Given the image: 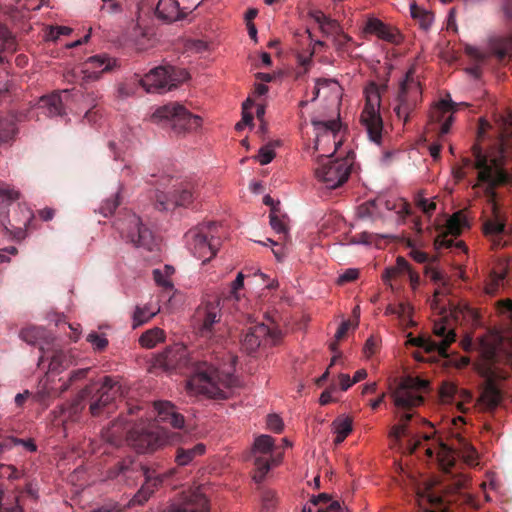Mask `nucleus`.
Listing matches in <instances>:
<instances>
[{"instance_id":"nucleus-1","label":"nucleus","mask_w":512,"mask_h":512,"mask_svg":"<svg viewBox=\"0 0 512 512\" xmlns=\"http://www.w3.org/2000/svg\"><path fill=\"white\" fill-rule=\"evenodd\" d=\"M156 363L167 371L178 370L189 374L186 388L193 395L224 400L231 396L237 378L230 371L221 370L217 364L199 360L189 354L186 346L177 343L158 355Z\"/></svg>"},{"instance_id":"nucleus-2","label":"nucleus","mask_w":512,"mask_h":512,"mask_svg":"<svg viewBox=\"0 0 512 512\" xmlns=\"http://www.w3.org/2000/svg\"><path fill=\"white\" fill-rule=\"evenodd\" d=\"M312 124L316 131L315 150H324L322 146L325 144H331L334 147L331 154H322L318 157L315 176L325 184L326 188L336 189L348 180L352 166L348 158L332 159L333 154L341 145V141L337 140L340 124L336 120L312 121Z\"/></svg>"},{"instance_id":"nucleus-3","label":"nucleus","mask_w":512,"mask_h":512,"mask_svg":"<svg viewBox=\"0 0 512 512\" xmlns=\"http://www.w3.org/2000/svg\"><path fill=\"white\" fill-rule=\"evenodd\" d=\"M174 473L175 469H170L165 474H159L155 469H151L128 457L119 461L109 470V477H121L125 482L129 480L135 482L139 476H144V484L128 503V506L133 507L147 502L154 491L163 483L164 479L173 476Z\"/></svg>"},{"instance_id":"nucleus-4","label":"nucleus","mask_w":512,"mask_h":512,"mask_svg":"<svg viewBox=\"0 0 512 512\" xmlns=\"http://www.w3.org/2000/svg\"><path fill=\"white\" fill-rule=\"evenodd\" d=\"M428 386L429 382L427 380L419 377H407L393 392L392 397L398 409L400 423L392 427L390 436L396 441L400 440L401 437L408 436L407 424L413 417L410 410L423 403L424 398L418 392L425 391Z\"/></svg>"},{"instance_id":"nucleus-5","label":"nucleus","mask_w":512,"mask_h":512,"mask_svg":"<svg viewBox=\"0 0 512 512\" xmlns=\"http://www.w3.org/2000/svg\"><path fill=\"white\" fill-rule=\"evenodd\" d=\"M199 196L198 185L193 182H179L170 176H162L154 191V206L160 211L176 207H188Z\"/></svg>"},{"instance_id":"nucleus-6","label":"nucleus","mask_w":512,"mask_h":512,"mask_svg":"<svg viewBox=\"0 0 512 512\" xmlns=\"http://www.w3.org/2000/svg\"><path fill=\"white\" fill-rule=\"evenodd\" d=\"M120 386L112 377L106 376L102 384L96 387V384L87 385L71 403V412L73 414L80 413L86 401H90V413L92 416H99L103 410L115 400L119 393Z\"/></svg>"},{"instance_id":"nucleus-7","label":"nucleus","mask_w":512,"mask_h":512,"mask_svg":"<svg viewBox=\"0 0 512 512\" xmlns=\"http://www.w3.org/2000/svg\"><path fill=\"white\" fill-rule=\"evenodd\" d=\"M220 225L209 221L199 224L185 234L189 251L203 263L212 259L221 245Z\"/></svg>"},{"instance_id":"nucleus-8","label":"nucleus","mask_w":512,"mask_h":512,"mask_svg":"<svg viewBox=\"0 0 512 512\" xmlns=\"http://www.w3.org/2000/svg\"><path fill=\"white\" fill-rule=\"evenodd\" d=\"M151 121L163 127H170L176 134L195 131L202 124L201 117L193 115L177 102L158 107L151 115Z\"/></svg>"},{"instance_id":"nucleus-9","label":"nucleus","mask_w":512,"mask_h":512,"mask_svg":"<svg viewBox=\"0 0 512 512\" xmlns=\"http://www.w3.org/2000/svg\"><path fill=\"white\" fill-rule=\"evenodd\" d=\"M472 155L474 157V168L478 170V180L489 185L497 184L501 177L502 160L512 158V139L507 143H502L497 154H489L482 150L481 146L474 144L472 146Z\"/></svg>"},{"instance_id":"nucleus-10","label":"nucleus","mask_w":512,"mask_h":512,"mask_svg":"<svg viewBox=\"0 0 512 512\" xmlns=\"http://www.w3.org/2000/svg\"><path fill=\"white\" fill-rule=\"evenodd\" d=\"M195 322L201 338L211 345H223L227 329L221 322L219 302L213 301L200 305L195 313Z\"/></svg>"},{"instance_id":"nucleus-11","label":"nucleus","mask_w":512,"mask_h":512,"mask_svg":"<svg viewBox=\"0 0 512 512\" xmlns=\"http://www.w3.org/2000/svg\"><path fill=\"white\" fill-rule=\"evenodd\" d=\"M178 434L171 436L158 427L154 422H148L130 429L127 432L126 440L139 453L152 452L162 446L166 441L174 443Z\"/></svg>"},{"instance_id":"nucleus-12","label":"nucleus","mask_w":512,"mask_h":512,"mask_svg":"<svg viewBox=\"0 0 512 512\" xmlns=\"http://www.w3.org/2000/svg\"><path fill=\"white\" fill-rule=\"evenodd\" d=\"M115 226L122 238L135 247L153 251L157 245L153 232L143 224L141 218L135 213L127 212L116 221Z\"/></svg>"},{"instance_id":"nucleus-13","label":"nucleus","mask_w":512,"mask_h":512,"mask_svg":"<svg viewBox=\"0 0 512 512\" xmlns=\"http://www.w3.org/2000/svg\"><path fill=\"white\" fill-rule=\"evenodd\" d=\"M188 77L184 69L174 66H160L152 69L140 79L141 86L148 93H164L177 87Z\"/></svg>"},{"instance_id":"nucleus-14","label":"nucleus","mask_w":512,"mask_h":512,"mask_svg":"<svg viewBox=\"0 0 512 512\" xmlns=\"http://www.w3.org/2000/svg\"><path fill=\"white\" fill-rule=\"evenodd\" d=\"M433 333L439 338V341L417 337L413 340V344L426 352H437L440 356L447 357L448 348L456 341V333L446 314L434 322Z\"/></svg>"},{"instance_id":"nucleus-15","label":"nucleus","mask_w":512,"mask_h":512,"mask_svg":"<svg viewBox=\"0 0 512 512\" xmlns=\"http://www.w3.org/2000/svg\"><path fill=\"white\" fill-rule=\"evenodd\" d=\"M380 94L375 85L366 90V103L361 113V123L367 130L370 140L380 144L383 130V120L379 112Z\"/></svg>"},{"instance_id":"nucleus-16","label":"nucleus","mask_w":512,"mask_h":512,"mask_svg":"<svg viewBox=\"0 0 512 512\" xmlns=\"http://www.w3.org/2000/svg\"><path fill=\"white\" fill-rule=\"evenodd\" d=\"M117 66V60L107 54L91 56L71 73L66 71V81L77 82L79 76L83 80H97L103 73L110 72Z\"/></svg>"},{"instance_id":"nucleus-17","label":"nucleus","mask_w":512,"mask_h":512,"mask_svg":"<svg viewBox=\"0 0 512 512\" xmlns=\"http://www.w3.org/2000/svg\"><path fill=\"white\" fill-rule=\"evenodd\" d=\"M421 95L420 83L413 79L411 72H408L406 79L401 83L397 97L398 104L394 108L397 117L402 119L404 124L408 122L410 114L421 101Z\"/></svg>"},{"instance_id":"nucleus-18","label":"nucleus","mask_w":512,"mask_h":512,"mask_svg":"<svg viewBox=\"0 0 512 512\" xmlns=\"http://www.w3.org/2000/svg\"><path fill=\"white\" fill-rule=\"evenodd\" d=\"M280 338L281 333L275 327L257 323L247 328L241 346L248 354H253L260 347L276 345Z\"/></svg>"},{"instance_id":"nucleus-19","label":"nucleus","mask_w":512,"mask_h":512,"mask_svg":"<svg viewBox=\"0 0 512 512\" xmlns=\"http://www.w3.org/2000/svg\"><path fill=\"white\" fill-rule=\"evenodd\" d=\"M274 450V439L269 435L258 436L253 444L252 453L255 457L254 465L256 467L253 479L256 483H261L271 468V463L277 464L272 456Z\"/></svg>"},{"instance_id":"nucleus-20","label":"nucleus","mask_w":512,"mask_h":512,"mask_svg":"<svg viewBox=\"0 0 512 512\" xmlns=\"http://www.w3.org/2000/svg\"><path fill=\"white\" fill-rule=\"evenodd\" d=\"M168 512H209V503L199 489L183 492L179 502L170 506Z\"/></svg>"},{"instance_id":"nucleus-21","label":"nucleus","mask_w":512,"mask_h":512,"mask_svg":"<svg viewBox=\"0 0 512 512\" xmlns=\"http://www.w3.org/2000/svg\"><path fill=\"white\" fill-rule=\"evenodd\" d=\"M468 227V221L462 211L454 213L446 223V231L439 234L435 239L437 249L451 248L454 245L453 239H448V235L458 237L464 228Z\"/></svg>"},{"instance_id":"nucleus-22","label":"nucleus","mask_w":512,"mask_h":512,"mask_svg":"<svg viewBox=\"0 0 512 512\" xmlns=\"http://www.w3.org/2000/svg\"><path fill=\"white\" fill-rule=\"evenodd\" d=\"M458 103L453 102L450 98L449 99H441L438 104L434 107V109L431 112V119L434 122H442L438 132V136L441 138L444 135H446L452 126V123L454 121L453 115H449L447 118H445V114L447 112H455L458 107Z\"/></svg>"},{"instance_id":"nucleus-23","label":"nucleus","mask_w":512,"mask_h":512,"mask_svg":"<svg viewBox=\"0 0 512 512\" xmlns=\"http://www.w3.org/2000/svg\"><path fill=\"white\" fill-rule=\"evenodd\" d=\"M156 420L154 423H167L173 428L184 426V416L176 411L175 406L169 401H157L154 403Z\"/></svg>"},{"instance_id":"nucleus-24","label":"nucleus","mask_w":512,"mask_h":512,"mask_svg":"<svg viewBox=\"0 0 512 512\" xmlns=\"http://www.w3.org/2000/svg\"><path fill=\"white\" fill-rule=\"evenodd\" d=\"M364 32L376 35L379 39L390 42L398 43L400 34L397 30L385 24L378 18L371 17L367 20Z\"/></svg>"},{"instance_id":"nucleus-25","label":"nucleus","mask_w":512,"mask_h":512,"mask_svg":"<svg viewBox=\"0 0 512 512\" xmlns=\"http://www.w3.org/2000/svg\"><path fill=\"white\" fill-rule=\"evenodd\" d=\"M184 7L181 9L177 0H159L155 13L157 17L166 22H174L185 17Z\"/></svg>"},{"instance_id":"nucleus-26","label":"nucleus","mask_w":512,"mask_h":512,"mask_svg":"<svg viewBox=\"0 0 512 512\" xmlns=\"http://www.w3.org/2000/svg\"><path fill=\"white\" fill-rule=\"evenodd\" d=\"M62 107L61 93L56 91L49 95L42 96L38 101L36 109L47 117H55L61 115Z\"/></svg>"},{"instance_id":"nucleus-27","label":"nucleus","mask_w":512,"mask_h":512,"mask_svg":"<svg viewBox=\"0 0 512 512\" xmlns=\"http://www.w3.org/2000/svg\"><path fill=\"white\" fill-rule=\"evenodd\" d=\"M19 336L26 343L38 346L42 351L45 350V345L50 341L48 332L44 328L37 326H27L23 328Z\"/></svg>"},{"instance_id":"nucleus-28","label":"nucleus","mask_w":512,"mask_h":512,"mask_svg":"<svg viewBox=\"0 0 512 512\" xmlns=\"http://www.w3.org/2000/svg\"><path fill=\"white\" fill-rule=\"evenodd\" d=\"M17 213L22 217L21 220L13 217L12 220L9 221L10 231L17 238H24L26 232L30 228L31 222L34 219L33 212L27 208L19 206Z\"/></svg>"},{"instance_id":"nucleus-29","label":"nucleus","mask_w":512,"mask_h":512,"mask_svg":"<svg viewBox=\"0 0 512 512\" xmlns=\"http://www.w3.org/2000/svg\"><path fill=\"white\" fill-rule=\"evenodd\" d=\"M205 451L206 446L203 443H198L193 447L178 446L175 451L174 461L177 466H187L196 457L202 456Z\"/></svg>"},{"instance_id":"nucleus-30","label":"nucleus","mask_w":512,"mask_h":512,"mask_svg":"<svg viewBox=\"0 0 512 512\" xmlns=\"http://www.w3.org/2000/svg\"><path fill=\"white\" fill-rule=\"evenodd\" d=\"M415 501L423 512H446L444 510H432L431 506H440L442 504L441 496L435 494L430 487L417 489Z\"/></svg>"},{"instance_id":"nucleus-31","label":"nucleus","mask_w":512,"mask_h":512,"mask_svg":"<svg viewBox=\"0 0 512 512\" xmlns=\"http://www.w3.org/2000/svg\"><path fill=\"white\" fill-rule=\"evenodd\" d=\"M484 233L491 238L495 247L506 245V241L502 240L505 233V223L499 218L489 219L484 223Z\"/></svg>"},{"instance_id":"nucleus-32","label":"nucleus","mask_w":512,"mask_h":512,"mask_svg":"<svg viewBox=\"0 0 512 512\" xmlns=\"http://www.w3.org/2000/svg\"><path fill=\"white\" fill-rule=\"evenodd\" d=\"M502 394L495 383L489 381L480 395L479 401L489 410L495 409L501 402Z\"/></svg>"},{"instance_id":"nucleus-33","label":"nucleus","mask_w":512,"mask_h":512,"mask_svg":"<svg viewBox=\"0 0 512 512\" xmlns=\"http://www.w3.org/2000/svg\"><path fill=\"white\" fill-rule=\"evenodd\" d=\"M17 44L12 33L0 23V62L5 60L6 53L16 51Z\"/></svg>"},{"instance_id":"nucleus-34","label":"nucleus","mask_w":512,"mask_h":512,"mask_svg":"<svg viewBox=\"0 0 512 512\" xmlns=\"http://www.w3.org/2000/svg\"><path fill=\"white\" fill-rule=\"evenodd\" d=\"M491 50L499 61H505L512 56V37L498 38L491 44Z\"/></svg>"},{"instance_id":"nucleus-35","label":"nucleus","mask_w":512,"mask_h":512,"mask_svg":"<svg viewBox=\"0 0 512 512\" xmlns=\"http://www.w3.org/2000/svg\"><path fill=\"white\" fill-rule=\"evenodd\" d=\"M410 14L424 30L429 29L434 20V16L430 11L419 7L415 2L410 4Z\"/></svg>"},{"instance_id":"nucleus-36","label":"nucleus","mask_w":512,"mask_h":512,"mask_svg":"<svg viewBox=\"0 0 512 512\" xmlns=\"http://www.w3.org/2000/svg\"><path fill=\"white\" fill-rule=\"evenodd\" d=\"M334 432L336 433V437L334 439V443L336 445L342 443L345 438L352 431V419L349 417H339L333 421Z\"/></svg>"},{"instance_id":"nucleus-37","label":"nucleus","mask_w":512,"mask_h":512,"mask_svg":"<svg viewBox=\"0 0 512 512\" xmlns=\"http://www.w3.org/2000/svg\"><path fill=\"white\" fill-rule=\"evenodd\" d=\"M378 207L383 206L386 210H394L401 217H406L411 215V206L408 202L403 199L397 200H377Z\"/></svg>"},{"instance_id":"nucleus-38","label":"nucleus","mask_w":512,"mask_h":512,"mask_svg":"<svg viewBox=\"0 0 512 512\" xmlns=\"http://www.w3.org/2000/svg\"><path fill=\"white\" fill-rule=\"evenodd\" d=\"M165 333L160 328H153L144 332L140 338L139 343L142 347L153 348L157 343L164 340Z\"/></svg>"},{"instance_id":"nucleus-39","label":"nucleus","mask_w":512,"mask_h":512,"mask_svg":"<svg viewBox=\"0 0 512 512\" xmlns=\"http://www.w3.org/2000/svg\"><path fill=\"white\" fill-rule=\"evenodd\" d=\"M16 134V127L13 120L7 117H0V147L11 142Z\"/></svg>"},{"instance_id":"nucleus-40","label":"nucleus","mask_w":512,"mask_h":512,"mask_svg":"<svg viewBox=\"0 0 512 512\" xmlns=\"http://www.w3.org/2000/svg\"><path fill=\"white\" fill-rule=\"evenodd\" d=\"M409 270H411V266L408 263V261L405 260L403 257H398L396 260V265L393 267H388L385 269L382 278L383 281L388 284L389 281L396 277L397 275L401 273H408Z\"/></svg>"},{"instance_id":"nucleus-41","label":"nucleus","mask_w":512,"mask_h":512,"mask_svg":"<svg viewBox=\"0 0 512 512\" xmlns=\"http://www.w3.org/2000/svg\"><path fill=\"white\" fill-rule=\"evenodd\" d=\"M124 429H121V424L113 423L111 427L103 432L104 439L111 445L118 446L124 436Z\"/></svg>"},{"instance_id":"nucleus-42","label":"nucleus","mask_w":512,"mask_h":512,"mask_svg":"<svg viewBox=\"0 0 512 512\" xmlns=\"http://www.w3.org/2000/svg\"><path fill=\"white\" fill-rule=\"evenodd\" d=\"M458 443H459L458 449L460 450L462 457L469 464H473L478 457L476 449L472 446V444L470 442H468L463 437L458 438Z\"/></svg>"},{"instance_id":"nucleus-43","label":"nucleus","mask_w":512,"mask_h":512,"mask_svg":"<svg viewBox=\"0 0 512 512\" xmlns=\"http://www.w3.org/2000/svg\"><path fill=\"white\" fill-rule=\"evenodd\" d=\"M155 314L156 311L151 310L148 306H137L133 314V327L136 328L143 325L155 316Z\"/></svg>"},{"instance_id":"nucleus-44","label":"nucleus","mask_w":512,"mask_h":512,"mask_svg":"<svg viewBox=\"0 0 512 512\" xmlns=\"http://www.w3.org/2000/svg\"><path fill=\"white\" fill-rule=\"evenodd\" d=\"M379 214L377 200H369L361 204L357 209V215L360 219L374 218Z\"/></svg>"},{"instance_id":"nucleus-45","label":"nucleus","mask_w":512,"mask_h":512,"mask_svg":"<svg viewBox=\"0 0 512 512\" xmlns=\"http://www.w3.org/2000/svg\"><path fill=\"white\" fill-rule=\"evenodd\" d=\"M120 204V195L119 192L115 193L111 197L104 200L102 205L99 208V212L104 216L108 217L113 214L116 208Z\"/></svg>"},{"instance_id":"nucleus-46","label":"nucleus","mask_w":512,"mask_h":512,"mask_svg":"<svg viewBox=\"0 0 512 512\" xmlns=\"http://www.w3.org/2000/svg\"><path fill=\"white\" fill-rule=\"evenodd\" d=\"M437 458L441 469L445 473H449L455 465V460L451 451H449L445 446H442L441 452L438 453Z\"/></svg>"},{"instance_id":"nucleus-47","label":"nucleus","mask_w":512,"mask_h":512,"mask_svg":"<svg viewBox=\"0 0 512 512\" xmlns=\"http://www.w3.org/2000/svg\"><path fill=\"white\" fill-rule=\"evenodd\" d=\"M499 309L501 312H508L510 318V326L504 331L502 338L507 340L512 345V300L505 299L499 302Z\"/></svg>"},{"instance_id":"nucleus-48","label":"nucleus","mask_w":512,"mask_h":512,"mask_svg":"<svg viewBox=\"0 0 512 512\" xmlns=\"http://www.w3.org/2000/svg\"><path fill=\"white\" fill-rule=\"evenodd\" d=\"M20 197L19 191L9 185L0 183V202L9 204Z\"/></svg>"},{"instance_id":"nucleus-49","label":"nucleus","mask_w":512,"mask_h":512,"mask_svg":"<svg viewBox=\"0 0 512 512\" xmlns=\"http://www.w3.org/2000/svg\"><path fill=\"white\" fill-rule=\"evenodd\" d=\"M505 277V271H494L491 275L490 283L486 286V292L491 295L496 294L499 287L503 285Z\"/></svg>"},{"instance_id":"nucleus-50","label":"nucleus","mask_w":512,"mask_h":512,"mask_svg":"<svg viewBox=\"0 0 512 512\" xmlns=\"http://www.w3.org/2000/svg\"><path fill=\"white\" fill-rule=\"evenodd\" d=\"M87 342H89L93 348L97 351H102L108 346V340L104 335L98 334L97 332H91L87 335Z\"/></svg>"},{"instance_id":"nucleus-51","label":"nucleus","mask_w":512,"mask_h":512,"mask_svg":"<svg viewBox=\"0 0 512 512\" xmlns=\"http://www.w3.org/2000/svg\"><path fill=\"white\" fill-rule=\"evenodd\" d=\"M247 273L244 274L243 272H239L236 279L231 283V289L230 294L231 297L235 298V300H238V291L242 289L244 285V278L251 275V270H246Z\"/></svg>"},{"instance_id":"nucleus-52","label":"nucleus","mask_w":512,"mask_h":512,"mask_svg":"<svg viewBox=\"0 0 512 512\" xmlns=\"http://www.w3.org/2000/svg\"><path fill=\"white\" fill-rule=\"evenodd\" d=\"M276 493L272 490H265L262 493V509L270 512L276 505Z\"/></svg>"},{"instance_id":"nucleus-53","label":"nucleus","mask_w":512,"mask_h":512,"mask_svg":"<svg viewBox=\"0 0 512 512\" xmlns=\"http://www.w3.org/2000/svg\"><path fill=\"white\" fill-rule=\"evenodd\" d=\"M275 157V152L271 145L260 148L257 159L261 165L269 164Z\"/></svg>"},{"instance_id":"nucleus-54","label":"nucleus","mask_w":512,"mask_h":512,"mask_svg":"<svg viewBox=\"0 0 512 512\" xmlns=\"http://www.w3.org/2000/svg\"><path fill=\"white\" fill-rule=\"evenodd\" d=\"M320 29L323 34L333 36H336L338 33L342 31L338 21L331 19L330 17H328V19Z\"/></svg>"},{"instance_id":"nucleus-55","label":"nucleus","mask_w":512,"mask_h":512,"mask_svg":"<svg viewBox=\"0 0 512 512\" xmlns=\"http://www.w3.org/2000/svg\"><path fill=\"white\" fill-rule=\"evenodd\" d=\"M90 371L91 367H82L76 370H72L69 374L68 383L66 382V389L68 388V384H74L77 381L86 378Z\"/></svg>"},{"instance_id":"nucleus-56","label":"nucleus","mask_w":512,"mask_h":512,"mask_svg":"<svg viewBox=\"0 0 512 512\" xmlns=\"http://www.w3.org/2000/svg\"><path fill=\"white\" fill-rule=\"evenodd\" d=\"M333 42L338 51L344 52L348 50L347 45L348 43L352 42V37L341 31L336 36H334Z\"/></svg>"},{"instance_id":"nucleus-57","label":"nucleus","mask_w":512,"mask_h":512,"mask_svg":"<svg viewBox=\"0 0 512 512\" xmlns=\"http://www.w3.org/2000/svg\"><path fill=\"white\" fill-rule=\"evenodd\" d=\"M458 392V388L455 384L450 382H444L440 388V395L444 400L452 399Z\"/></svg>"},{"instance_id":"nucleus-58","label":"nucleus","mask_w":512,"mask_h":512,"mask_svg":"<svg viewBox=\"0 0 512 512\" xmlns=\"http://www.w3.org/2000/svg\"><path fill=\"white\" fill-rule=\"evenodd\" d=\"M269 218L272 229L278 234L286 235L287 227L285 223L274 212L270 213Z\"/></svg>"},{"instance_id":"nucleus-59","label":"nucleus","mask_w":512,"mask_h":512,"mask_svg":"<svg viewBox=\"0 0 512 512\" xmlns=\"http://www.w3.org/2000/svg\"><path fill=\"white\" fill-rule=\"evenodd\" d=\"M313 54H314V52L311 51L308 55H304V54L297 55L298 64L303 68L302 72L301 71L298 72V76H300L301 74H305L309 71V69L312 65Z\"/></svg>"},{"instance_id":"nucleus-60","label":"nucleus","mask_w":512,"mask_h":512,"mask_svg":"<svg viewBox=\"0 0 512 512\" xmlns=\"http://www.w3.org/2000/svg\"><path fill=\"white\" fill-rule=\"evenodd\" d=\"M62 372L61 362L58 357H53L49 364V370L47 372V379L53 380L56 376Z\"/></svg>"},{"instance_id":"nucleus-61","label":"nucleus","mask_w":512,"mask_h":512,"mask_svg":"<svg viewBox=\"0 0 512 512\" xmlns=\"http://www.w3.org/2000/svg\"><path fill=\"white\" fill-rule=\"evenodd\" d=\"M267 426L271 431L280 433L283 429L282 419L276 414L268 415Z\"/></svg>"},{"instance_id":"nucleus-62","label":"nucleus","mask_w":512,"mask_h":512,"mask_svg":"<svg viewBox=\"0 0 512 512\" xmlns=\"http://www.w3.org/2000/svg\"><path fill=\"white\" fill-rule=\"evenodd\" d=\"M425 273H426V276L429 277L430 280L433 281L434 283L446 285L447 281H446L444 275L442 274V272H440L439 270H437L433 267H428L426 269Z\"/></svg>"},{"instance_id":"nucleus-63","label":"nucleus","mask_w":512,"mask_h":512,"mask_svg":"<svg viewBox=\"0 0 512 512\" xmlns=\"http://www.w3.org/2000/svg\"><path fill=\"white\" fill-rule=\"evenodd\" d=\"M359 276V271L357 269H347L343 274H341L338 278L339 284H344L347 282H352L356 280Z\"/></svg>"},{"instance_id":"nucleus-64","label":"nucleus","mask_w":512,"mask_h":512,"mask_svg":"<svg viewBox=\"0 0 512 512\" xmlns=\"http://www.w3.org/2000/svg\"><path fill=\"white\" fill-rule=\"evenodd\" d=\"M121 511H122V507L120 504H118L116 502H109L97 509H94L91 512H121Z\"/></svg>"}]
</instances>
